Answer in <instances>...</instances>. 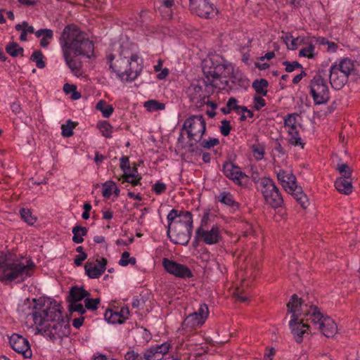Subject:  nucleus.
I'll return each mask as SVG.
<instances>
[{"label": "nucleus", "mask_w": 360, "mask_h": 360, "mask_svg": "<svg viewBox=\"0 0 360 360\" xmlns=\"http://www.w3.org/2000/svg\"><path fill=\"white\" fill-rule=\"evenodd\" d=\"M59 43L65 64L75 75H81L82 63L77 58L82 56L90 58L94 52L93 41L77 25L70 24L64 27Z\"/></svg>", "instance_id": "f257e3e1"}, {"label": "nucleus", "mask_w": 360, "mask_h": 360, "mask_svg": "<svg viewBox=\"0 0 360 360\" xmlns=\"http://www.w3.org/2000/svg\"><path fill=\"white\" fill-rule=\"evenodd\" d=\"M110 69L123 82L134 81L142 71L143 66L138 54L131 49L120 46L117 53H110L106 56Z\"/></svg>", "instance_id": "f03ea898"}, {"label": "nucleus", "mask_w": 360, "mask_h": 360, "mask_svg": "<svg viewBox=\"0 0 360 360\" xmlns=\"http://www.w3.org/2000/svg\"><path fill=\"white\" fill-rule=\"evenodd\" d=\"M18 311L25 319L31 318L37 326H43L46 320L60 317V305L56 300L26 299L18 306Z\"/></svg>", "instance_id": "7ed1b4c3"}, {"label": "nucleus", "mask_w": 360, "mask_h": 360, "mask_svg": "<svg viewBox=\"0 0 360 360\" xmlns=\"http://www.w3.org/2000/svg\"><path fill=\"white\" fill-rule=\"evenodd\" d=\"M35 264L31 259L18 257L8 253L0 266V281L5 283H20L31 277Z\"/></svg>", "instance_id": "20e7f679"}, {"label": "nucleus", "mask_w": 360, "mask_h": 360, "mask_svg": "<svg viewBox=\"0 0 360 360\" xmlns=\"http://www.w3.org/2000/svg\"><path fill=\"white\" fill-rule=\"evenodd\" d=\"M167 234L174 244L187 245L193 228V214L189 211L172 209L167 214Z\"/></svg>", "instance_id": "39448f33"}, {"label": "nucleus", "mask_w": 360, "mask_h": 360, "mask_svg": "<svg viewBox=\"0 0 360 360\" xmlns=\"http://www.w3.org/2000/svg\"><path fill=\"white\" fill-rule=\"evenodd\" d=\"M307 306H309V304L304 303L302 299L299 298L295 294L292 295L287 304L288 311L292 314L289 326L295 340L297 343L302 342L304 335L309 334V325L304 323V321H306V320L302 312L303 307H307Z\"/></svg>", "instance_id": "423d86ee"}, {"label": "nucleus", "mask_w": 360, "mask_h": 360, "mask_svg": "<svg viewBox=\"0 0 360 360\" xmlns=\"http://www.w3.org/2000/svg\"><path fill=\"white\" fill-rule=\"evenodd\" d=\"M228 63L219 56H214L205 61L202 68L205 79L203 84L207 90L213 91V89H220L219 82L229 68Z\"/></svg>", "instance_id": "0eeeda50"}, {"label": "nucleus", "mask_w": 360, "mask_h": 360, "mask_svg": "<svg viewBox=\"0 0 360 360\" xmlns=\"http://www.w3.org/2000/svg\"><path fill=\"white\" fill-rule=\"evenodd\" d=\"M302 312L306 321L313 323L326 337L332 338L337 333L338 327L334 320L323 314L317 306L304 307Z\"/></svg>", "instance_id": "6e6552de"}, {"label": "nucleus", "mask_w": 360, "mask_h": 360, "mask_svg": "<svg viewBox=\"0 0 360 360\" xmlns=\"http://www.w3.org/2000/svg\"><path fill=\"white\" fill-rule=\"evenodd\" d=\"M276 173L277 179L284 190L291 194L302 208L306 209L309 205L308 198L304 193L302 187L297 184L296 176L292 172L279 169L276 170Z\"/></svg>", "instance_id": "1a4fd4ad"}, {"label": "nucleus", "mask_w": 360, "mask_h": 360, "mask_svg": "<svg viewBox=\"0 0 360 360\" xmlns=\"http://www.w3.org/2000/svg\"><path fill=\"white\" fill-rule=\"evenodd\" d=\"M323 70H319L311 79L309 88L315 105L326 103L330 99V92Z\"/></svg>", "instance_id": "9d476101"}, {"label": "nucleus", "mask_w": 360, "mask_h": 360, "mask_svg": "<svg viewBox=\"0 0 360 360\" xmlns=\"http://www.w3.org/2000/svg\"><path fill=\"white\" fill-rule=\"evenodd\" d=\"M260 191L263 195L265 202L272 208L281 207L283 199L273 179L269 177H262L259 181Z\"/></svg>", "instance_id": "9b49d317"}, {"label": "nucleus", "mask_w": 360, "mask_h": 360, "mask_svg": "<svg viewBox=\"0 0 360 360\" xmlns=\"http://www.w3.org/2000/svg\"><path fill=\"white\" fill-rule=\"evenodd\" d=\"M38 330L52 341L61 339L69 333V326L64 321L60 311V317L56 320H46L43 326H37Z\"/></svg>", "instance_id": "f8f14e48"}, {"label": "nucleus", "mask_w": 360, "mask_h": 360, "mask_svg": "<svg viewBox=\"0 0 360 360\" xmlns=\"http://www.w3.org/2000/svg\"><path fill=\"white\" fill-rule=\"evenodd\" d=\"M209 213H205L200 221V226L197 229V238L206 245L217 244L222 240V233L220 227L214 224L208 228Z\"/></svg>", "instance_id": "ddd939ff"}, {"label": "nucleus", "mask_w": 360, "mask_h": 360, "mask_svg": "<svg viewBox=\"0 0 360 360\" xmlns=\"http://www.w3.org/2000/svg\"><path fill=\"white\" fill-rule=\"evenodd\" d=\"M190 141L198 143L202 139L206 131V122L202 115H193L186 119L184 123Z\"/></svg>", "instance_id": "4468645a"}, {"label": "nucleus", "mask_w": 360, "mask_h": 360, "mask_svg": "<svg viewBox=\"0 0 360 360\" xmlns=\"http://www.w3.org/2000/svg\"><path fill=\"white\" fill-rule=\"evenodd\" d=\"M189 9L192 13L203 18H212L218 13L210 0H190Z\"/></svg>", "instance_id": "2eb2a0df"}, {"label": "nucleus", "mask_w": 360, "mask_h": 360, "mask_svg": "<svg viewBox=\"0 0 360 360\" xmlns=\"http://www.w3.org/2000/svg\"><path fill=\"white\" fill-rule=\"evenodd\" d=\"M162 266L167 273L175 277L186 279L193 276L192 271L187 266L168 258H163Z\"/></svg>", "instance_id": "dca6fc26"}, {"label": "nucleus", "mask_w": 360, "mask_h": 360, "mask_svg": "<svg viewBox=\"0 0 360 360\" xmlns=\"http://www.w3.org/2000/svg\"><path fill=\"white\" fill-rule=\"evenodd\" d=\"M9 342L13 349L22 354L25 358L32 357V352L27 339L22 335L14 333L10 337Z\"/></svg>", "instance_id": "f3484780"}, {"label": "nucleus", "mask_w": 360, "mask_h": 360, "mask_svg": "<svg viewBox=\"0 0 360 360\" xmlns=\"http://www.w3.org/2000/svg\"><path fill=\"white\" fill-rule=\"evenodd\" d=\"M171 348V345L164 342L146 349L142 354L143 360H162Z\"/></svg>", "instance_id": "a211bd4d"}, {"label": "nucleus", "mask_w": 360, "mask_h": 360, "mask_svg": "<svg viewBox=\"0 0 360 360\" xmlns=\"http://www.w3.org/2000/svg\"><path fill=\"white\" fill-rule=\"evenodd\" d=\"M222 172L226 177L239 186L242 185V179L248 177L238 166L231 162H226L223 164Z\"/></svg>", "instance_id": "6ab92c4d"}, {"label": "nucleus", "mask_w": 360, "mask_h": 360, "mask_svg": "<svg viewBox=\"0 0 360 360\" xmlns=\"http://www.w3.org/2000/svg\"><path fill=\"white\" fill-rule=\"evenodd\" d=\"M97 264L87 262L84 265L85 273L90 278H98L105 271L108 261L101 257L96 259Z\"/></svg>", "instance_id": "aec40b11"}, {"label": "nucleus", "mask_w": 360, "mask_h": 360, "mask_svg": "<svg viewBox=\"0 0 360 360\" xmlns=\"http://www.w3.org/2000/svg\"><path fill=\"white\" fill-rule=\"evenodd\" d=\"M348 76L338 70V66L331 65L329 71V81L331 86L335 90H340L345 85Z\"/></svg>", "instance_id": "412c9836"}, {"label": "nucleus", "mask_w": 360, "mask_h": 360, "mask_svg": "<svg viewBox=\"0 0 360 360\" xmlns=\"http://www.w3.org/2000/svg\"><path fill=\"white\" fill-rule=\"evenodd\" d=\"M188 94L191 101L198 108L203 106L205 100L210 96L203 90L202 86L198 84H191L188 89Z\"/></svg>", "instance_id": "4be33fe9"}, {"label": "nucleus", "mask_w": 360, "mask_h": 360, "mask_svg": "<svg viewBox=\"0 0 360 360\" xmlns=\"http://www.w3.org/2000/svg\"><path fill=\"white\" fill-rule=\"evenodd\" d=\"M157 4L158 10L163 18H172L174 0H158Z\"/></svg>", "instance_id": "5701e85b"}, {"label": "nucleus", "mask_w": 360, "mask_h": 360, "mask_svg": "<svg viewBox=\"0 0 360 360\" xmlns=\"http://www.w3.org/2000/svg\"><path fill=\"white\" fill-rule=\"evenodd\" d=\"M216 198L219 202L229 207L233 212L239 210V203L236 201L233 195L230 192H221Z\"/></svg>", "instance_id": "b1692460"}, {"label": "nucleus", "mask_w": 360, "mask_h": 360, "mask_svg": "<svg viewBox=\"0 0 360 360\" xmlns=\"http://www.w3.org/2000/svg\"><path fill=\"white\" fill-rule=\"evenodd\" d=\"M35 36L41 38L40 46L47 48L53 39V31L47 28L39 29L35 32Z\"/></svg>", "instance_id": "393cba45"}, {"label": "nucleus", "mask_w": 360, "mask_h": 360, "mask_svg": "<svg viewBox=\"0 0 360 360\" xmlns=\"http://www.w3.org/2000/svg\"><path fill=\"white\" fill-rule=\"evenodd\" d=\"M90 295L83 287L73 286L69 292L68 302H79Z\"/></svg>", "instance_id": "a878e982"}, {"label": "nucleus", "mask_w": 360, "mask_h": 360, "mask_svg": "<svg viewBox=\"0 0 360 360\" xmlns=\"http://www.w3.org/2000/svg\"><path fill=\"white\" fill-rule=\"evenodd\" d=\"M335 188L341 193L349 195L352 192L351 179L338 178L335 181Z\"/></svg>", "instance_id": "bb28decb"}, {"label": "nucleus", "mask_w": 360, "mask_h": 360, "mask_svg": "<svg viewBox=\"0 0 360 360\" xmlns=\"http://www.w3.org/2000/svg\"><path fill=\"white\" fill-rule=\"evenodd\" d=\"M333 65L338 66V70L348 77L354 70V61L349 58H344L339 63H335Z\"/></svg>", "instance_id": "cd10ccee"}, {"label": "nucleus", "mask_w": 360, "mask_h": 360, "mask_svg": "<svg viewBox=\"0 0 360 360\" xmlns=\"http://www.w3.org/2000/svg\"><path fill=\"white\" fill-rule=\"evenodd\" d=\"M205 321V319H201L200 317L197 316L196 314L193 313L186 318L183 323V326L191 329H195L197 327L201 326Z\"/></svg>", "instance_id": "c85d7f7f"}, {"label": "nucleus", "mask_w": 360, "mask_h": 360, "mask_svg": "<svg viewBox=\"0 0 360 360\" xmlns=\"http://www.w3.org/2000/svg\"><path fill=\"white\" fill-rule=\"evenodd\" d=\"M297 113L288 114L283 118V126L287 131H291L297 129Z\"/></svg>", "instance_id": "c756f323"}, {"label": "nucleus", "mask_w": 360, "mask_h": 360, "mask_svg": "<svg viewBox=\"0 0 360 360\" xmlns=\"http://www.w3.org/2000/svg\"><path fill=\"white\" fill-rule=\"evenodd\" d=\"M269 82L265 79H255L252 84V88L256 91L257 95L266 96L267 94V87Z\"/></svg>", "instance_id": "7c9ffc66"}, {"label": "nucleus", "mask_w": 360, "mask_h": 360, "mask_svg": "<svg viewBox=\"0 0 360 360\" xmlns=\"http://www.w3.org/2000/svg\"><path fill=\"white\" fill-rule=\"evenodd\" d=\"M288 141L293 146H300L301 148H304L305 143L301 139L298 129L288 132Z\"/></svg>", "instance_id": "2f4dec72"}, {"label": "nucleus", "mask_w": 360, "mask_h": 360, "mask_svg": "<svg viewBox=\"0 0 360 360\" xmlns=\"http://www.w3.org/2000/svg\"><path fill=\"white\" fill-rule=\"evenodd\" d=\"M135 174H127V173H123L119 177H117V180L120 181L122 184L129 183L132 186H138L141 184V180L142 177L141 176H134ZM114 177L116 178L115 176Z\"/></svg>", "instance_id": "473e14b6"}, {"label": "nucleus", "mask_w": 360, "mask_h": 360, "mask_svg": "<svg viewBox=\"0 0 360 360\" xmlns=\"http://www.w3.org/2000/svg\"><path fill=\"white\" fill-rule=\"evenodd\" d=\"M72 241L75 243H82L84 241L83 236L87 234L88 230L86 227L75 226L72 229Z\"/></svg>", "instance_id": "72a5a7b5"}, {"label": "nucleus", "mask_w": 360, "mask_h": 360, "mask_svg": "<svg viewBox=\"0 0 360 360\" xmlns=\"http://www.w3.org/2000/svg\"><path fill=\"white\" fill-rule=\"evenodd\" d=\"M6 51L12 57L22 56L24 49L18 43L12 41L6 46Z\"/></svg>", "instance_id": "f704fd0d"}, {"label": "nucleus", "mask_w": 360, "mask_h": 360, "mask_svg": "<svg viewBox=\"0 0 360 360\" xmlns=\"http://www.w3.org/2000/svg\"><path fill=\"white\" fill-rule=\"evenodd\" d=\"M96 109L102 112L104 117H109L114 111V108L111 105L107 104L102 100L97 103Z\"/></svg>", "instance_id": "c9c22d12"}, {"label": "nucleus", "mask_w": 360, "mask_h": 360, "mask_svg": "<svg viewBox=\"0 0 360 360\" xmlns=\"http://www.w3.org/2000/svg\"><path fill=\"white\" fill-rule=\"evenodd\" d=\"M105 319L110 323H122V321L118 314L117 311H113L112 309H107L104 314Z\"/></svg>", "instance_id": "e433bc0d"}, {"label": "nucleus", "mask_w": 360, "mask_h": 360, "mask_svg": "<svg viewBox=\"0 0 360 360\" xmlns=\"http://www.w3.org/2000/svg\"><path fill=\"white\" fill-rule=\"evenodd\" d=\"M336 169L340 174L339 178L351 179L352 169L345 163H338Z\"/></svg>", "instance_id": "4c0bfd02"}, {"label": "nucleus", "mask_w": 360, "mask_h": 360, "mask_svg": "<svg viewBox=\"0 0 360 360\" xmlns=\"http://www.w3.org/2000/svg\"><path fill=\"white\" fill-rule=\"evenodd\" d=\"M144 107L148 111L154 112L157 110H164L165 105L156 100H149L144 103Z\"/></svg>", "instance_id": "58836bf2"}, {"label": "nucleus", "mask_w": 360, "mask_h": 360, "mask_svg": "<svg viewBox=\"0 0 360 360\" xmlns=\"http://www.w3.org/2000/svg\"><path fill=\"white\" fill-rule=\"evenodd\" d=\"M43 58L44 55L40 50L34 51L30 57V60L35 62L37 67L40 69L44 68L46 65Z\"/></svg>", "instance_id": "ea45409f"}, {"label": "nucleus", "mask_w": 360, "mask_h": 360, "mask_svg": "<svg viewBox=\"0 0 360 360\" xmlns=\"http://www.w3.org/2000/svg\"><path fill=\"white\" fill-rule=\"evenodd\" d=\"M98 127L102 135L106 138H111L112 132V125L107 121H103L98 124Z\"/></svg>", "instance_id": "a19ab883"}, {"label": "nucleus", "mask_w": 360, "mask_h": 360, "mask_svg": "<svg viewBox=\"0 0 360 360\" xmlns=\"http://www.w3.org/2000/svg\"><path fill=\"white\" fill-rule=\"evenodd\" d=\"M77 124L75 122H72L70 120H68L66 122L65 124H63L61 127L62 129V135L64 137H70L73 135V129L76 127Z\"/></svg>", "instance_id": "79ce46f5"}, {"label": "nucleus", "mask_w": 360, "mask_h": 360, "mask_svg": "<svg viewBox=\"0 0 360 360\" xmlns=\"http://www.w3.org/2000/svg\"><path fill=\"white\" fill-rule=\"evenodd\" d=\"M20 214L23 221L29 225H33L36 222V218L32 216L30 210L22 208L20 210Z\"/></svg>", "instance_id": "37998d69"}, {"label": "nucleus", "mask_w": 360, "mask_h": 360, "mask_svg": "<svg viewBox=\"0 0 360 360\" xmlns=\"http://www.w3.org/2000/svg\"><path fill=\"white\" fill-rule=\"evenodd\" d=\"M314 49L315 47L312 44H309L306 47H303L299 51V56L307 57L308 58H314L315 56Z\"/></svg>", "instance_id": "c03bdc74"}, {"label": "nucleus", "mask_w": 360, "mask_h": 360, "mask_svg": "<svg viewBox=\"0 0 360 360\" xmlns=\"http://www.w3.org/2000/svg\"><path fill=\"white\" fill-rule=\"evenodd\" d=\"M252 151L255 158L257 160H261L264 158V147L261 144H254L252 146Z\"/></svg>", "instance_id": "a18cd8bd"}, {"label": "nucleus", "mask_w": 360, "mask_h": 360, "mask_svg": "<svg viewBox=\"0 0 360 360\" xmlns=\"http://www.w3.org/2000/svg\"><path fill=\"white\" fill-rule=\"evenodd\" d=\"M68 309L71 312H78L81 315L86 312V308L79 302H69Z\"/></svg>", "instance_id": "49530a36"}, {"label": "nucleus", "mask_w": 360, "mask_h": 360, "mask_svg": "<svg viewBox=\"0 0 360 360\" xmlns=\"http://www.w3.org/2000/svg\"><path fill=\"white\" fill-rule=\"evenodd\" d=\"M100 303V299L96 298H89V297H86L84 300L85 308L89 310H96L98 308V305Z\"/></svg>", "instance_id": "de8ad7c7"}, {"label": "nucleus", "mask_w": 360, "mask_h": 360, "mask_svg": "<svg viewBox=\"0 0 360 360\" xmlns=\"http://www.w3.org/2000/svg\"><path fill=\"white\" fill-rule=\"evenodd\" d=\"M200 145L205 148H211L217 146L219 143V141L217 138H210L209 140H202L199 141Z\"/></svg>", "instance_id": "09e8293b"}, {"label": "nucleus", "mask_w": 360, "mask_h": 360, "mask_svg": "<svg viewBox=\"0 0 360 360\" xmlns=\"http://www.w3.org/2000/svg\"><path fill=\"white\" fill-rule=\"evenodd\" d=\"M196 314L197 316L201 318V319L206 320L209 315L208 307L206 304H201L197 311L193 312Z\"/></svg>", "instance_id": "8fccbe9b"}, {"label": "nucleus", "mask_w": 360, "mask_h": 360, "mask_svg": "<svg viewBox=\"0 0 360 360\" xmlns=\"http://www.w3.org/2000/svg\"><path fill=\"white\" fill-rule=\"evenodd\" d=\"M283 65L284 66H285V71L288 72H292L296 68H300V69L303 68L302 64H300L297 61H292V62L283 61Z\"/></svg>", "instance_id": "3c124183"}, {"label": "nucleus", "mask_w": 360, "mask_h": 360, "mask_svg": "<svg viewBox=\"0 0 360 360\" xmlns=\"http://www.w3.org/2000/svg\"><path fill=\"white\" fill-rule=\"evenodd\" d=\"M152 191L156 195H161L167 190V186L163 182L157 181L152 186Z\"/></svg>", "instance_id": "603ef678"}, {"label": "nucleus", "mask_w": 360, "mask_h": 360, "mask_svg": "<svg viewBox=\"0 0 360 360\" xmlns=\"http://www.w3.org/2000/svg\"><path fill=\"white\" fill-rule=\"evenodd\" d=\"M25 27H27V21H23L22 23L18 24L15 27L17 31H22L21 34L20 36V40L22 41H25L27 40V35L28 34L25 30Z\"/></svg>", "instance_id": "864d4df0"}, {"label": "nucleus", "mask_w": 360, "mask_h": 360, "mask_svg": "<svg viewBox=\"0 0 360 360\" xmlns=\"http://www.w3.org/2000/svg\"><path fill=\"white\" fill-rule=\"evenodd\" d=\"M254 108L256 110H260L266 105V101L262 96L255 95L253 98Z\"/></svg>", "instance_id": "5fc2aeb1"}, {"label": "nucleus", "mask_w": 360, "mask_h": 360, "mask_svg": "<svg viewBox=\"0 0 360 360\" xmlns=\"http://www.w3.org/2000/svg\"><path fill=\"white\" fill-rule=\"evenodd\" d=\"M231 130V126L230 121L227 120H223L221 121L220 132L224 136H228Z\"/></svg>", "instance_id": "6e6d98bb"}, {"label": "nucleus", "mask_w": 360, "mask_h": 360, "mask_svg": "<svg viewBox=\"0 0 360 360\" xmlns=\"http://www.w3.org/2000/svg\"><path fill=\"white\" fill-rule=\"evenodd\" d=\"M115 187L112 181L106 182L103 184V195L105 198H109L112 194V188Z\"/></svg>", "instance_id": "4d7b16f0"}, {"label": "nucleus", "mask_w": 360, "mask_h": 360, "mask_svg": "<svg viewBox=\"0 0 360 360\" xmlns=\"http://www.w3.org/2000/svg\"><path fill=\"white\" fill-rule=\"evenodd\" d=\"M120 168L122 170L123 173H126V171L131 169V166L129 164V159L127 156H122L120 158Z\"/></svg>", "instance_id": "13d9d810"}, {"label": "nucleus", "mask_w": 360, "mask_h": 360, "mask_svg": "<svg viewBox=\"0 0 360 360\" xmlns=\"http://www.w3.org/2000/svg\"><path fill=\"white\" fill-rule=\"evenodd\" d=\"M126 360H143L142 356L134 350H130L125 354Z\"/></svg>", "instance_id": "bf43d9fd"}, {"label": "nucleus", "mask_w": 360, "mask_h": 360, "mask_svg": "<svg viewBox=\"0 0 360 360\" xmlns=\"http://www.w3.org/2000/svg\"><path fill=\"white\" fill-rule=\"evenodd\" d=\"M122 322L124 323L129 317V310L128 307H122L120 311H117Z\"/></svg>", "instance_id": "052dcab7"}, {"label": "nucleus", "mask_w": 360, "mask_h": 360, "mask_svg": "<svg viewBox=\"0 0 360 360\" xmlns=\"http://www.w3.org/2000/svg\"><path fill=\"white\" fill-rule=\"evenodd\" d=\"M87 257V254L86 252H82V254H79L76 256L74 259V263L76 266H79L82 265L83 261H84Z\"/></svg>", "instance_id": "680f3d73"}, {"label": "nucleus", "mask_w": 360, "mask_h": 360, "mask_svg": "<svg viewBox=\"0 0 360 360\" xmlns=\"http://www.w3.org/2000/svg\"><path fill=\"white\" fill-rule=\"evenodd\" d=\"M130 254L128 252H124L122 254L121 259L119 261V264L122 266H126L128 265L127 260L129 259Z\"/></svg>", "instance_id": "e2e57ef3"}, {"label": "nucleus", "mask_w": 360, "mask_h": 360, "mask_svg": "<svg viewBox=\"0 0 360 360\" xmlns=\"http://www.w3.org/2000/svg\"><path fill=\"white\" fill-rule=\"evenodd\" d=\"M226 105L231 110H234L236 108H238L237 106L238 105L237 99L235 98L234 97L230 98L226 103Z\"/></svg>", "instance_id": "0e129e2a"}, {"label": "nucleus", "mask_w": 360, "mask_h": 360, "mask_svg": "<svg viewBox=\"0 0 360 360\" xmlns=\"http://www.w3.org/2000/svg\"><path fill=\"white\" fill-rule=\"evenodd\" d=\"M234 296L236 297V300L240 302H245L248 300V297L245 295H243L242 291L239 288L236 290Z\"/></svg>", "instance_id": "69168bd1"}, {"label": "nucleus", "mask_w": 360, "mask_h": 360, "mask_svg": "<svg viewBox=\"0 0 360 360\" xmlns=\"http://www.w3.org/2000/svg\"><path fill=\"white\" fill-rule=\"evenodd\" d=\"M84 317L75 318L72 320V326L75 328H79L84 323Z\"/></svg>", "instance_id": "338daca9"}, {"label": "nucleus", "mask_w": 360, "mask_h": 360, "mask_svg": "<svg viewBox=\"0 0 360 360\" xmlns=\"http://www.w3.org/2000/svg\"><path fill=\"white\" fill-rule=\"evenodd\" d=\"M77 86L74 84H65L63 86V91L65 94H71L73 91L76 90Z\"/></svg>", "instance_id": "774afa93"}]
</instances>
